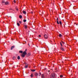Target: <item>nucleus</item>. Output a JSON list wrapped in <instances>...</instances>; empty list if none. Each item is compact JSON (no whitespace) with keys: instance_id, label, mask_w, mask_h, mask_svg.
Listing matches in <instances>:
<instances>
[{"instance_id":"obj_1","label":"nucleus","mask_w":78,"mask_h":78,"mask_svg":"<svg viewBox=\"0 0 78 78\" xmlns=\"http://www.w3.org/2000/svg\"><path fill=\"white\" fill-rule=\"evenodd\" d=\"M27 54V52L25 51H24L23 53V54L21 55L22 57V58H24Z\"/></svg>"},{"instance_id":"obj_2","label":"nucleus","mask_w":78,"mask_h":78,"mask_svg":"<svg viewBox=\"0 0 78 78\" xmlns=\"http://www.w3.org/2000/svg\"><path fill=\"white\" fill-rule=\"evenodd\" d=\"M55 77V74L53 73L51 74L50 76L51 78H54Z\"/></svg>"},{"instance_id":"obj_3","label":"nucleus","mask_w":78,"mask_h":78,"mask_svg":"<svg viewBox=\"0 0 78 78\" xmlns=\"http://www.w3.org/2000/svg\"><path fill=\"white\" fill-rule=\"evenodd\" d=\"M44 37L45 39H47V38H48V36H47V34H45L44 35Z\"/></svg>"},{"instance_id":"obj_4","label":"nucleus","mask_w":78,"mask_h":78,"mask_svg":"<svg viewBox=\"0 0 78 78\" xmlns=\"http://www.w3.org/2000/svg\"><path fill=\"white\" fill-rule=\"evenodd\" d=\"M34 75H35V76H37V75H38V74L37 73H34Z\"/></svg>"},{"instance_id":"obj_5","label":"nucleus","mask_w":78,"mask_h":78,"mask_svg":"<svg viewBox=\"0 0 78 78\" xmlns=\"http://www.w3.org/2000/svg\"><path fill=\"white\" fill-rule=\"evenodd\" d=\"M28 65H26L24 66V68L25 69H27L28 68Z\"/></svg>"},{"instance_id":"obj_6","label":"nucleus","mask_w":78,"mask_h":78,"mask_svg":"<svg viewBox=\"0 0 78 78\" xmlns=\"http://www.w3.org/2000/svg\"><path fill=\"white\" fill-rule=\"evenodd\" d=\"M41 78H45V76H44V74H42L41 75Z\"/></svg>"},{"instance_id":"obj_7","label":"nucleus","mask_w":78,"mask_h":78,"mask_svg":"<svg viewBox=\"0 0 78 78\" xmlns=\"http://www.w3.org/2000/svg\"><path fill=\"white\" fill-rule=\"evenodd\" d=\"M9 4V2H8V1L5 2V5H8V4Z\"/></svg>"},{"instance_id":"obj_8","label":"nucleus","mask_w":78,"mask_h":78,"mask_svg":"<svg viewBox=\"0 0 78 78\" xmlns=\"http://www.w3.org/2000/svg\"><path fill=\"white\" fill-rule=\"evenodd\" d=\"M23 14H27V12H26L25 11H23Z\"/></svg>"},{"instance_id":"obj_9","label":"nucleus","mask_w":78,"mask_h":78,"mask_svg":"<svg viewBox=\"0 0 78 78\" xmlns=\"http://www.w3.org/2000/svg\"><path fill=\"white\" fill-rule=\"evenodd\" d=\"M15 46H12V47L11 48V50H12V48H14Z\"/></svg>"},{"instance_id":"obj_10","label":"nucleus","mask_w":78,"mask_h":78,"mask_svg":"<svg viewBox=\"0 0 78 78\" xmlns=\"http://www.w3.org/2000/svg\"><path fill=\"white\" fill-rule=\"evenodd\" d=\"M60 48L61 50H62V51H64V49L62 47L61 48Z\"/></svg>"},{"instance_id":"obj_11","label":"nucleus","mask_w":78,"mask_h":78,"mask_svg":"<svg viewBox=\"0 0 78 78\" xmlns=\"http://www.w3.org/2000/svg\"><path fill=\"white\" fill-rule=\"evenodd\" d=\"M5 2H6L5 0H3L2 1V3H5Z\"/></svg>"},{"instance_id":"obj_12","label":"nucleus","mask_w":78,"mask_h":78,"mask_svg":"<svg viewBox=\"0 0 78 78\" xmlns=\"http://www.w3.org/2000/svg\"><path fill=\"white\" fill-rule=\"evenodd\" d=\"M16 58L15 56H13L12 58V59H13V60H15V59H16Z\"/></svg>"},{"instance_id":"obj_13","label":"nucleus","mask_w":78,"mask_h":78,"mask_svg":"<svg viewBox=\"0 0 78 78\" xmlns=\"http://www.w3.org/2000/svg\"><path fill=\"white\" fill-rule=\"evenodd\" d=\"M31 55V53H28L27 54L28 56H30Z\"/></svg>"},{"instance_id":"obj_14","label":"nucleus","mask_w":78,"mask_h":78,"mask_svg":"<svg viewBox=\"0 0 78 78\" xmlns=\"http://www.w3.org/2000/svg\"><path fill=\"white\" fill-rule=\"evenodd\" d=\"M58 36L59 37H62V35L61 34H59V35H58Z\"/></svg>"},{"instance_id":"obj_15","label":"nucleus","mask_w":78,"mask_h":78,"mask_svg":"<svg viewBox=\"0 0 78 78\" xmlns=\"http://www.w3.org/2000/svg\"><path fill=\"white\" fill-rule=\"evenodd\" d=\"M19 52V53H23V51H20Z\"/></svg>"},{"instance_id":"obj_16","label":"nucleus","mask_w":78,"mask_h":78,"mask_svg":"<svg viewBox=\"0 0 78 78\" xmlns=\"http://www.w3.org/2000/svg\"><path fill=\"white\" fill-rule=\"evenodd\" d=\"M24 28L26 29H27V25H25L24 26Z\"/></svg>"},{"instance_id":"obj_17","label":"nucleus","mask_w":78,"mask_h":78,"mask_svg":"<svg viewBox=\"0 0 78 78\" xmlns=\"http://www.w3.org/2000/svg\"><path fill=\"white\" fill-rule=\"evenodd\" d=\"M17 25L18 26V27H19V26H20V24H19V23H17Z\"/></svg>"},{"instance_id":"obj_18","label":"nucleus","mask_w":78,"mask_h":78,"mask_svg":"<svg viewBox=\"0 0 78 78\" xmlns=\"http://www.w3.org/2000/svg\"><path fill=\"white\" fill-rule=\"evenodd\" d=\"M17 59H19V60L20 59V56H18Z\"/></svg>"},{"instance_id":"obj_19","label":"nucleus","mask_w":78,"mask_h":78,"mask_svg":"<svg viewBox=\"0 0 78 78\" xmlns=\"http://www.w3.org/2000/svg\"><path fill=\"white\" fill-rule=\"evenodd\" d=\"M38 75L39 76H41V73H38Z\"/></svg>"},{"instance_id":"obj_20","label":"nucleus","mask_w":78,"mask_h":78,"mask_svg":"<svg viewBox=\"0 0 78 78\" xmlns=\"http://www.w3.org/2000/svg\"><path fill=\"white\" fill-rule=\"evenodd\" d=\"M30 76L31 77V78H33V74H32V73L31 74Z\"/></svg>"},{"instance_id":"obj_21","label":"nucleus","mask_w":78,"mask_h":78,"mask_svg":"<svg viewBox=\"0 0 78 78\" xmlns=\"http://www.w3.org/2000/svg\"><path fill=\"white\" fill-rule=\"evenodd\" d=\"M22 17V15H20L19 16V18H20V19H21Z\"/></svg>"},{"instance_id":"obj_22","label":"nucleus","mask_w":78,"mask_h":78,"mask_svg":"<svg viewBox=\"0 0 78 78\" xmlns=\"http://www.w3.org/2000/svg\"><path fill=\"white\" fill-rule=\"evenodd\" d=\"M57 24H58V25H59V22H58V20H57Z\"/></svg>"},{"instance_id":"obj_23","label":"nucleus","mask_w":78,"mask_h":78,"mask_svg":"<svg viewBox=\"0 0 78 78\" xmlns=\"http://www.w3.org/2000/svg\"><path fill=\"white\" fill-rule=\"evenodd\" d=\"M31 71H32V72H35V71H36V70H33L31 69Z\"/></svg>"},{"instance_id":"obj_24","label":"nucleus","mask_w":78,"mask_h":78,"mask_svg":"<svg viewBox=\"0 0 78 78\" xmlns=\"http://www.w3.org/2000/svg\"><path fill=\"white\" fill-rule=\"evenodd\" d=\"M60 44L61 46L62 47V43H61V42H60Z\"/></svg>"},{"instance_id":"obj_25","label":"nucleus","mask_w":78,"mask_h":78,"mask_svg":"<svg viewBox=\"0 0 78 78\" xmlns=\"http://www.w3.org/2000/svg\"><path fill=\"white\" fill-rule=\"evenodd\" d=\"M60 78H62V77H63V76H62V75H61L60 76Z\"/></svg>"},{"instance_id":"obj_26","label":"nucleus","mask_w":78,"mask_h":78,"mask_svg":"<svg viewBox=\"0 0 78 78\" xmlns=\"http://www.w3.org/2000/svg\"><path fill=\"white\" fill-rule=\"evenodd\" d=\"M24 64H25V65H28V64H27V63L26 62L24 63Z\"/></svg>"},{"instance_id":"obj_27","label":"nucleus","mask_w":78,"mask_h":78,"mask_svg":"<svg viewBox=\"0 0 78 78\" xmlns=\"http://www.w3.org/2000/svg\"><path fill=\"white\" fill-rule=\"evenodd\" d=\"M23 22H27V20H24Z\"/></svg>"},{"instance_id":"obj_28","label":"nucleus","mask_w":78,"mask_h":78,"mask_svg":"<svg viewBox=\"0 0 78 78\" xmlns=\"http://www.w3.org/2000/svg\"><path fill=\"white\" fill-rule=\"evenodd\" d=\"M59 23L60 25H61V24H62V23L61 22V21H59Z\"/></svg>"},{"instance_id":"obj_29","label":"nucleus","mask_w":78,"mask_h":78,"mask_svg":"<svg viewBox=\"0 0 78 78\" xmlns=\"http://www.w3.org/2000/svg\"><path fill=\"white\" fill-rule=\"evenodd\" d=\"M62 42L63 44H64L65 43H64V42H63L62 41Z\"/></svg>"},{"instance_id":"obj_30","label":"nucleus","mask_w":78,"mask_h":78,"mask_svg":"<svg viewBox=\"0 0 78 78\" xmlns=\"http://www.w3.org/2000/svg\"><path fill=\"white\" fill-rule=\"evenodd\" d=\"M16 11H19V9L17 8H16Z\"/></svg>"},{"instance_id":"obj_31","label":"nucleus","mask_w":78,"mask_h":78,"mask_svg":"<svg viewBox=\"0 0 78 78\" xmlns=\"http://www.w3.org/2000/svg\"><path fill=\"white\" fill-rule=\"evenodd\" d=\"M14 3H16V0H14V1H13Z\"/></svg>"},{"instance_id":"obj_32","label":"nucleus","mask_w":78,"mask_h":78,"mask_svg":"<svg viewBox=\"0 0 78 78\" xmlns=\"http://www.w3.org/2000/svg\"><path fill=\"white\" fill-rule=\"evenodd\" d=\"M19 23H22V22H21V21H19Z\"/></svg>"},{"instance_id":"obj_33","label":"nucleus","mask_w":78,"mask_h":78,"mask_svg":"<svg viewBox=\"0 0 78 78\" xmlns=\"http://www.w3.org/2000/svg\"><path fill=\"white\" fill-rule=\"evenodd\" d=\"M27 49H26L25 50V51H26V52H27Z\"/></svg>"},{"instance_id":"obj_34","label":"nucleus","mask_w":78,"mask_h":78,"mask_svg":"<svg viewBox=\"0 0 78 78\" xmlns=\"http://www.w3.org/2000/svg\"><path fill=\"white\" fill-rule=\"evenodd\" d=\"M39 37H41V35H39Z\"/></svg>"},{"instance_id":"obj_35","label":"nucleus","mask_w":78,"mask_h":78,"mask_svg":"<svg viewBox=\"0 0 78 78\" xmlns=\"http://www.w3.org/2000/svg\"><path fill=\"white\" fill-rule=\"evenodd\" d=\"M31 13H32V14H33V12H31Z\"/></svg>"},{"instance_id":"obj_36","label":"nucleus","mask_w":78,"mask_h":78,"mask_svg":"<svg viewBox=\"0 0 78 78\" xmlns=\"http://www.w3.org/2000/svg\"><path fill=\"white\" fill-rule=\"evenodd\" d=\"M51 11L52 12H53V10L51 9Z\"/></svg>"},{"instance_id":"obj_37","label":"nucleus","mask_w":78,"mask_h":78,"mask_svg":"<svg viewBox=\"0 0 78 78\" xmlns=\"http://www.w3.org/2000/svg\"><path fill=\"white\" fill-rule=\"evenodd\" d=\"M57 20H58V18H57Z\"/></svg>"},{"instance_id":"obj_38","label":"nucleus","mask_w":78,"mask_h":78,"mask_svg":"<svg viewBox=\"0 0 78 78\" xmlns=\"http://www.w3.org/2000/svg\"><path fill=\"white\" fill-rule=\"evenodd\" d=\"M76 24V23H74V24Z\"/></svg>"},{"instance_id":"obj_39","label":"nucleus","mask_w":78,"mask_h":78,"mask_svg":"<svg viewBox=\"0 0 78 78\" xmlns=\"http://www.w3.org/2000/svg\"><path fill=\"white\" fill-rule=\"evenodd\" d=\"M76 25H78V24H76Z\"/></svg>"},{"instance_id":"obj_40","label":"nucleus","mask_w":78,"mask_h":78,"mask_svg":"<svg viewBox=\"0 0 78 78\" xmlns=\"http://www.w3.org/2000/svg\"><path fill=\"white\" fill-rule=\"evenodd\" d=\"M48 72H50V71H48Z\"/></svg>"},{"instance_id":"obj_41","label":"nucleus","mask_w":78,"mask_h":78,"mask_svg":"<svg viewBox=\"0 0 78 78\" xmlns=\"http://www.w3.org/2000/svg\"><path fill=\"white\" fill-rule=\"evenodd\" d=\"M73 9H74V7H73Z\"/></svg>"}]
</instances>
